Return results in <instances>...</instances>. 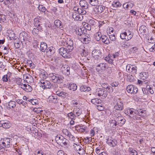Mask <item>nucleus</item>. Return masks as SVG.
<instances>
[{"mask_svg": "<svg viewBox=\"0 0 155 155\" xmlns=\"http://www.w3.org/2000/svg\"><path fill=\"white\" fill-rule=\"evenodd\" d=\"M49 79L54 83H61L63 82L64 77L61 75L55 73H51L48 74Z\"/></svg>", "mask_w": 155, "mask_h": 155, "instance_id": "nucleus-1", "label": "nucleus"}, {"mask_svg": "<svg viewBox=\"0 0 155 155\" xmlns=\"http://www.w3.org/2000/svg\"><path fill=\"white\" fill-rule=\"evenodd\" d=\"M61 46L66 47L69 48V50L72 51L74 49L73 42L70 38H63L61 41Z\"/></svg>", "mask_w": 155, "mask_h": 155, "instance_id": "nucleus-2", "label": "nucleus"}, {"mask_svg": "<svg viewBox=\"0 0 155 155\" xmlns=\"http://www.w3.org/2000/svg\"><path fill=\"white\" fill-rule=\"evenodd\" d=\"M55 140L57 143L62 146L64 145L67 147L69 145V141L61 135H57L55 137Z\"/></svg>", "mask_w": 155, "mask_h": 155, "instance_id": "nucleus-3", "label": "nucleus"}, {"mask_svg": "<svg viewBox=\"0 0 155 155\" xmlns=\"http://www.w3.org/2000/svg\"><path fill=\"white\" fill-rule=\"evenodd\" d=\"M114 103L115 104L114 108L118 110H121L124 108V105L121 99L117 98L114 99Z\"/></svg>", "mask_w": 155, "mask_h": 155, "instance_id": "nucleus-4", "label": "nucleus"}, {"mask_svg": "<svg viewBox=\"0 0 155 155\" xmlns=\"http://www.w3.org/2000/svg\"><path fill=\"white\" fill-rule=\"evenodd\" d=\"M125 113L130 117H134L137 120H139L140 118L138 117V119L137 118H136V114H138L139 116L141 115L140 114L139 112H138V110L136 111L133 108L127 109Z\"/></svg>", "mask_w": 155, "mask_h": 155, "instance_id": "nucleus-5", "label": "nucleus"}, {"mask_svg": "<svg viewBox=\"0 0 155 155\" xmlns=\"http://www.w3.org/2000/svg\"><path fill=\"white\" fill-rule=\"evenodd\" d=\"M69 48H65L64 47H62L59 48L58 50L59 53L64 58H69L70 56V52L72 51L69 50Z\"/></svg>", "mask_w": 155, "mask_h": 155, "instance_id": "nucleus-6", "label": "nucleus"}, {"mask_svg": "<svg viewBox=\"0 0 155 155\" xmlns=\"http://www.w3.org/2000/svg\"><path fill=\"white\" fill-rule=\"evenodd\" d=\"M133 35V34L131 31L127 30L124 32L121 33L120 37L122 39L129 41L132 38Z\"/></svg>", "mask_w": 155, "mask_h": 155, "instance_id": "nucleus-7", "label": "nucleus"}, {"mask_svg": "<svg viewBox=\"0 0 155 155\" xmlns=\"http://www.w3.org/2000/svg\"><path fill=\"white\" fill-rule=\"evenodd\" d=\"M96 95L101 97L102 98H105L107 95V91L102 88H97L95 92Z\"/></svg>", "mask_w": 155, "mask_h": 155, "instance_id": "nucleus-8", "label": "nucleus"}, {"mask_svg": "<svg viewBox=\"0 0 155 155\" xmlns=\"http://www.w3.org/2000/svg\"><path fill=\"white\" fill-rule=\"evenodd\" d=\"M115 117V120L120 125L122 126L125 124L126 120L120 113L116 114Z\"/></svg>", "mask_w": 155, "mask_h": 155, "instance_id": "nucleus-9", "label": "nucleus"}, {"mask_svg": "<svg viewBox=\"0 0 155 155\" xmlns=\"http://www.w3.org/2000/svg\"><path fill=\"white\" fill-rule=\"evenodd\" d=\"M40 81L41 83L40 86L43 89H50L51 88V84L49 81L46 80L40 79Z\"/></svg>", "mask_w": 155, "mask_h": 155, "instance_id": "nucleus-10", "label": "nucleus"}, {"mask_svg": "<svg viewBox=\"0 0 155 155\" xmlns=\"http://www.w3.org/2000/svg\"><path fill=\"white\" fill-rule=\"evenodd\" d=\"M74 149L80 155H84L85 153V151L83 148L79 145H77L74 143L73 145Z\"/></svg>", "mask_w": 155, "mask_h": 155, "instance_id": "nucleus-11", "label": "nucleus"}, {"mask_svg": "<svg viewBox=\"0 0 155 155\" xmlns=\"http://www.w3.org/2000/svg\"><path fill=\"white\" fill-rule=\"evenodd\" d=\"M79 39L83 43L87 44L90 42L91 38L89 35H83L81 37H79Z\"/></svg>", "mask_w": 155, "mask_h": 155, "instance_id": "nucleus-12", "label": "nucleus"}, {"mask_svg": "<svg viewBox=\"0 0 155 155\" xmlns=\"http://www.w3.org/2000/svg\"><path fill=\"white\" fill-rule=\"evenodd\" d=\"M92 55L95 59H100L102 57V52L100 50L95 49L92 52Z\"/></svg>", "mask_w": 155, "mask_h": 155, "instance_id": "nucleus-13", "label": "nucleus"}, {"mask_svg": "<svg viewBox=\"0 0 155 155\" xmlns=\"http://www.w3.org/2000/svg\"><path fill=\"white\" fill-rule=\"evenodd\" d=\"M127 92L131 94H135L138 91L137 88L132 85H128L126 88Z\"/></svg>", "mask_w": 155, "mask_h": 155, "instance_id": "nucleus-14", "label": "nucleus"}, {"mask_svg": "<svg viewBox=\"0 0 155 155\" xmlns=\"http://www.w3.org/2000/svg\"><path fill=\"white\" fill-rule=\"evenodd\" d=\"M12 141V139L11 138H5L2 143L5 147L8 148L10 147V143Z\"/></svg>", "mask_w": 155, "mask_h": 155, "instance_id": "nucleus-15", "label": "nucleus"}, {"mask_svg": "<svg viewBox=\"0 0 155 155\" xmlns=\"http://www.w3.org/2000/svg\"><path fill=\"white\" fill-rule=\"evenodd\" d=\"M114 56L113 54H109L108 56L105 58V60L110 64H113L114 61H115Z\"/></svg>", "mask_w": 155, "mask_h": 155, "instance_id": "nucleus-16", "label": "nucleus"}, {"mask_svg": "<svg viewBox=\"0 0 155 155\" xmlns=\"http://www.w3.org/2000/svg\"><path fill=\"white\" fill-rule=\"evenodd\" d=\"M107 67V64L105 63H100L96 67V70L99 71L101 70H105Z\"/></svg>", "mask_w": 155, "mask_h": 155, "instance_id": "nucleus-17", "label": "nucleus"}, {"mask_svg": "<svg viewBox=\"0 0 155 155\" xmlns=\"http://www.w3.org/2000/svg\"><path fill=\"white\" fill-rule=\"evenodd\" d=\"M58 99L56 96L51 95L48 98V101L50 103H56L58 102Z\"/></svg>", "mask_w": 155, "mask_h": 155, "instance_id": "nucleus-18", "label": "nucleus"}, {"mask_svg": "<svg viewBox=\"0 0 155 155\" xmlns=\"http://www.w3.org/2000/svg\"><path fill=\"white\" fill-rule=\"evenodd\" d=\"M21 86V88L27 92H30L32 91V87L28 84H22Z\"/></svg>", "mask_w": 155, "mask_h": 155, "instance_id": "nucleus-19", "label": "nucleus"}, {"mask_svg": "<svg viewBox=\"0 0 155 155\" xmlns=\"http://www.w3.org/2000/svg\"><path fill=\"white\" fill-rule=\"evenodd\" d=\"M78 49L82 56H85L87 55V51L85 49V47L83 46H80L78 48Z\"/></svg>", "mask_w": 155, "mask_h": 155, "instance_id": "nucleus-20", "label": "nucleus"}, {"mask_svg": "<svg viewBox=\"0 0 155 155\" xmlns=\"http://www.w3.org/2000/svg\"><path fill=\"white\" fill-rule=\"evenodd\" d=\"M79 4L81 7L83 8L84 9H87L88 8V3L85 0H80Z\"/></svg>", "mask_w": 155, "mask_h": 155, "instance_id": "nucleus-21", "label": "nucleus"}, {"mask_svg": "<svg viewBox=\"0 0 155 155\" xmlns=\"http://www.w3.org/2000/svg\"><path fill=\"white\" fill-rule=\"evenodd\" d=\"M112 6L113 9H116L117 8L121 7L122 6V4L119 1H117L116 2H113L112 4Z\"/></svg>", "mask_w": 155, "mask_h": 155, "instance_id": "nucleus-22", "label": "nucleus"}, {"mask_svg": "<svg viewBox=\"0 0 155 155\" xmlns=\"http://www.w3.org/2000/svg\"><path fill=\"white\" fill-rule=\"evenodd\" d=\"M101 39L103 42L106 44H108L111 43L109 39L105 35H102Z\"/></svg>", "mask_w": 155, "mask_h": 155, "instance_id": "nucleus-23", "label": "nucleus"}, {"mask_svg": "<svg viewBox=\"0 0 155 155\" xmlns=\"http://www.w3.org/2000/svg\"><path fill=\"white\" fill-rule=\"evenodd\" d=\"M55 94L59 97H62L64 98L66 97L68 95V94L67 93L60 91H56L55 92Z\"/></svg>", "mask_w": 155, "mask_h": 155, "instance_id": "nucleus-24", "label": "nucleus"}, {"mask_svg": "<svg viewBox=\"0 0 155 155\" xmlns=\"http://www.w3.org/2000/svg\"><path fill=\"white\" fill-rule=\"evenodd\" d=\"M54 24L57 27H59L61 30L63 29V25L61 24V22L59 20H56L54 21Z\"/></svg>", "mask_w": 155, "mask_h": 155, "instance_id": "nucleus-25", "label": "nucleus"}, {"mask_svg": "<svg viewBox=\"0 0 155 155\" xmlns=\"http://www.w3.org/2000/svg\"><path fill=\"white\" fill-rule=\"evenodd\" d=\"M76 117L79 116L81 113V110L78 107H74L73 111Z\"/></svg>", "mask_w": 155, "mask_h": 155, "instance_id": "nucleus-26", "label": "nucleus"}, {"mask_svg": "<svg viewBox=\"0 0 155 155\" xmlns=\"http://www.w3.org/2000/svg\"><path fill=\"white\" fill-rule=\"evenodd\" d=\"M61 69L65 73H66L67 75L70 74V68L67 65H65L63 66L61 68Z\"/></svg>", "mask_w": 155, "mask_h": 155, "instance_id": "nucleus-27", "label": "nucleus"}, {"mask_svg": "<svg viewBox=\"0 0 155 155\" xmlns=\"http://www.w3.org/2000/svg\"><path fill=\"white\" fill-rule=\"evenodd\" d=\"M76 34L78 35V37H81L83 35H84V34L83 33V31L82 30L81 28H77L76 29Z\"/></svg>", "mask_w": 155, "mask_h": 155, "instance_id": "nucleus-28", "label": "nucleus"}, {"mask_svg": "<svg viewBox=\"0 0 155 155\" xmlns=\"http://www.w3.org/2000/svg\"><path fill=\"white\" fill-rule=\"evenodd\" d=\"M102 35L101 33L99 31L97 32L94 34V37L95 39L97 41H100Z\"/></svg>", "mask_w": 155, "mask_h": 155, "instance_id": "nucleus-29", "label": "nucleus"}, {"mask_svg": "<svg viewBox=\"0 0 155 155\" xmlns=\"http://www.w3.org/2000/svg\"><path fill=\"white\" fill-rule=\"evenodd\" d=\"M40 50L42 52H45L47 49V44L44 42H41L40 45Z\"/></svg>", "mask_w": 155, "mask_h": 155, "instance_id": "nucleus-30", "label": "nucleus"}, {"mask_svg": "<svg viewBox=\"0 0 155 155\" xmlns=\"http://www.w3.org/2000/svg\"><path fill=\"white\" fill-rule=\"evenodd\" d=\"M91 102L92 103L95 105H98L101 104L102 102V101L100 99L94 98L91 99Z\"/></svg>", "mask_w": 155, "mask_h": 155, "instance_id": "nucleus-31", "label": "nucleus"}, {"mask_svg": "<svg viewBox=\"0 0 155 155\" xmlns=\"http://www.w3.org/2000/svg\"><path fill=\"white\" fill-rule=\"evenodd\" d=\"M96 12L98 14L101 13L105 9V7L102 5H99L96 7Z\"/></svg>", "mask_w": 155, "mask_h": 155, "instance_id": "nucleus-32", "label": "nucleus"}, {"mask_svg": "<svg viewBox=\"0 0 155 155\" xmlns=\"http://www.w3.org/2000/svg\"><path fill=\"white\" fill-rule=\"evenodd\" d=\"M68 88L70 90L75 91L77 89V86L76 84L71 83L69 84Z\"/></svg>", "mask_w": 155, "mask_h": 155, "instance_id": "nucleus-33", "label": "nucleus"}, {"mask_svg": "<svg viewBox=\"0 0 155 155\" xmlns=\"http://www.w3.org/2000/svg\"><path fill=\"white\" fill-rule=\"evenodd\" d=\"M133 4L131 3H126L123 4V7L125 9H130L133 6Z\"/></svg>", "mask_w": 155, "mask_h": 155, "instance_id": "nucleus-34", "label": "nucleus"}, {"mask_svg": "<svg viewBox=\"0 0 155 155\" xmlns=\"http://www.w3.org/2000/svg\"><path fill=\"white\" fill-rule=\"evenodd\" d=\"M42 21H40L38 23V25H35V26L37 27L38 29H34L33 30V32L35 31H37L38 30H43V28L42 27L43 26V25L42 24Z\"/></svg>", "mask_w": 155, "mask_h": 155, "instance_id": "nucleus-35", "label": "nucleus"}, {"mask_svg": "<svg viewBox=\"0 0 155 155\" xmlns=\"http://www.w3.org/2000/svg\"><path fill=\"white\" fill-rule=\"evenodd\" d=\"M147 29V28L146 26L144 25H142L140 27L139 31L140 33L143 34L146 33Z\"/></svg>", "mask_w": 155, "mask_h": 155, "instance_id": "nucleus-36", "label": "nucleus"}, {"mask_svg": "<svg viewBox=\"0 0 155 155\" xmlns=\"http://www.w3.org/2000/svg\"><path fill=\"white\" fill-rule=\"evenodd\" d=\"M91 90V88L90 87H87L85 85L82 86L80 87V90L81 91H89Z\"/></svg>", "mask_w": 155, "mask_h": 155, "instance_id": "nucleus-37", "label": "nucleus"}, {"mask_svg": "<svg viewBox=\"0 0 155 155\" xmlns=\"http://www.w3.org/2000/svg\"><path fill=\"white\" fill-rule=\"evenodd\" d=\"M8 105L9 108H14L16 106V103L14 101H11L8 103Z\"/></svg>", "mask_w": 155, "mask_h": 155, "instance_id": "nucleus-38", "label": "nucleus"}, {"mask_svg": "<svg viewBox=\"0 0 155 155\" xmlns=\"http://www.w3.org/2000/svg\"><path fill=\"white\" fill-rule=\"evenodd\" d=\"M89 3L92 6H96L99 4L98 0H89Z\"/></svg>", "mask_w": 155, "mask_h": 155, "instance_id": "nucleus-39", "label": "nucleus"}, {"mask_svg": "<svg viewBox=\"0 0 155 155\" xmlns=\"http://www.w3.org/2000/svg\"><path fill=\"white\" fill-rule=\"evenodd\" d=\"M128 151L130 155H137V151L132 148H129L128 149Z\"/></svg>", "mask_w": 155, "mask_h": 155, "instance_id": "nucleus-40", "label": "nucleus"}, {"mask_svg": "<svg viewBox=\"0 0 155 155\" xmlns=\"http://www.w3.org/2000/svg\"><path fill=\"white\" fill-rule=\"evenodd\" d=\"M2 126L5 128H8L10 127L9 123L8 121H5L4 123H1Z\"/></svg>", "mask_w": 155, "mask_h": 155, "instance_id": "nucleus-41", "label": "nucleus"}, {"mask_svg": "<svg viewBox=\"0 0 155 155\" xmlns=\"http://www.w3.org/2000/svg\"><path fill=\"white\" fill-rule=\"evenodd\" d=\"M40 21H42V19L40 17L37 16L35 18L34 20L35 25H38V22H39Z\"/></svg>", "mask_w": 155, "mask_h": 155, "instance_id": "nucleus-42", "label": "nucleus"}, {"mask_svg": "<svg viewBox=\"0 0 155 155\" xmlns=\"http://www.w3.org/2000/svg\"><path fill=\"white\" fill-rule=\"evenodd\" d=\"M107 143H108L109 145L112 147H114L116 145L115 142L110 139H108L107 141Z\"/></svg>", "mask_w": 155, "mask_h": 155, "instance_id": "nucleus-43", "label": "nucleus"}, {"mask_svg": "<svg viewBox=\"0 0 155 155\" xmlns=\"http://www.w3.org/2000/svg\"><path fill=\"white\" fill-rule=\"evenodd\" d=\"M110 127H112L113 128H116L117 125V122L115 120H112L110 121Z\"/></svg>", "mask_w": 155, "mask_h": 155, "instance_id": "nucleus-44", "label": "nucleus"}, {"mask_svg": "<svg viewBox=\"0 0 155 155\" xmlns=\"http://www.w3.org/2000/svg\"><path fill=\"white\" fill-rule=\"evenodd\" d=\"M83 8L81 7L80 8L78 13L80 15H84L86 13V12Z\"/></svg>", "mask_w": 155, "mask_h": 155, "instance_id": "nucleus-45", "label": "nucleus"}, {"mask_svg": "<svg viewBox=\"0 0 155 155\" xmlns=\"http://www.w3.org/2000/svg\"><path fill=\"white\" fill-rule=\"evenodd\" d=\"M130 67V72L136 73L137 71V67L134 65H131Z\"/></svg>", "mask_w": 155, "mask_h": 155, "instance_id": "nucleus-46", "label": "nucleus"}, {"mask_svg": "<svg viewBox=\"0 0 155 155\" xmlns=\"http://www.w3.org/2000/svg\"><path fill=\"white\" fill-rule=\"evenodd\" d=\"M41 79L45 80L48 77V74H46L45 73H41L40 75Z\"/></svg>", "mask_w": 155, "mask_h": 155, "instance_id": "nucleus-47", "label": "nucleus"}, {"mask_svg": "<svg viewBox=\"0 0 155 155\" xmlns=\"http://www.w3.org/2000/svg\"><path fill=\"white\" fill-rule=\"evenodd\" d=\"M9 77H10L8 76L7 74L5 75L2 77V80L4 82H7L8 80L10 81V80L9 78Z\"/></svg>", "mask_w": 155, "mask_h": 155, "instance_id": "nucleus-48", "label": "nucleus"}, {"mask_svg": "<svg viewBox=\"0 0 155 155\" xmlns=\"http://www.w3.org/2000/svg\"><path fill=\"white\" fill-rule=\"evenodd\" d=\"M67 116L72 120H74L75 117H76L73 111L68 113L67 114Z\"/></svg>", "mask_w": 155, "mask_h": 155, "instance_id": "nucleus-49", "label": "nucleus"}, {"mask_svg": "<svg viewBox=\"0 0 155 155\" xmlns=\"http://www.w3.org/2000/svg\"><path fill=\"white\" fill-rule=\"evenodd\" d=\"M154 37H155V36H154ZM148 42L151 43H155V38H154L152 36H149L148 37Z\"/></svg>", "mask_w": 155, "mask_h": 155, "instance_id": "nucleus-50", "label": "nucleus"}, {"mask_svg": "<svg viewBox=\"0 0 155 155\" xmlns=\"http://www.w3.org/2000/svg\"><path fill=\"white\" fill-rule=\"evenodd\" d=\"M38 8L39 10L44 13H45V12L47 11V9L45 8L42 5H39L38 7Z\"/></svg>", "mask_w": 155, "mask_h": 155, "instance_id": "nucleus-51", "label": "nucleus"}, {"mask_svg": "<svg viewBox=\"0 0 155 155\" xmlns=\"http://www.w3.org/2000/svg\"><path fill=\"white\" fill-rule=\"evenodd\" d=\"M78 12H75L72 14V17L75 20H78L79 19V18L78 16Z\"/></svg>", "mask_w": 155, "mask_h": 155, "instance_id": "nucleus-52", "label": "nucleus"}, {"mask_svg": "<svg viewBox=\"0 0 155 155\" xmlns=\"http://www.w3.org/2000/svg\"><path fill=\"white\" fill-rule=\"evenodd\" d=\"M18 41L14 43V46L16 48H19L20 47L21 43L20 41L18 39Z\"/></svg>", "mask_w": 155, "mask_h": 155, "instance_id": "nucleus-53", "label": "nucleus"}, {"mask_svg": "<svg viewBox=\"0 0 155 155\" xmlns=\"http://www.w3.org/2000/svg\"><path fill=\"white\" fill-rule=\"evenodd\" d=\"M6 21L5 15H2L0 16V23L5 22Z\"/></svg>", "mask_w": 155, "mask_h": 155, "instance_id": "nucleus-54", "label": "nucleus"}, {"mask_svg": "<svg viewBox=\"0 0 155 155\" xmlns=\"http://www.w3.org/2000/svg\"><path fill=\"white\" fill-rule=\"evenodd\" d=\"M9 39L10 40H13L14 39L15 40V34H14L13 33H10V34H9L8 36Z\"/></svg>", "mask_w": 155, "mask_h": 155, "instance_id": "nucleus-55", "label": "nucleus"}, {"mask_svg": "<svg viewBox=\"0 0 155 155\" xmlns=\"http://www.w3.org/2000/svg\"><path fill=\"white\" fill-rule=\"evenodd\" d=\"M37 100L36 99H29L28 101L31 102L33 105H35L37 102Z\"/></svg>", "mask_w": 155, "mask_h": 155, "instance_id": "nucleus-56", "label": "nucleus"}, {"mask_svg": "<svg viewBox=\"0 0 155 155\" xmlns=\"http://www.w3.org/2000/svg\"><path fill=\"white\" fill-rule=\"evenodd\" d=\"M69 137V139L71 141H74L75 139V137H74L73 135H72L71 132L69 134H68V135L67 136Z\"/></svg>", "mask_w": 155, "mask_h": 155, "instance_id": "nucleus-57", "label": "nucleus"}, {"mask_svg": "<svg viewBox=\"0 0 155 155\" xmlns=\"http://www.w3.org/2000/svg\"><path fill=\"white\" fill-rule=\"evenodd\" d=\"M47 52H49V51L50 54H53L54 53V50L53 49V48L52 47L49 48L47 49Z\"/></svg>", "mask_w": 155, "mask_h": 155, "instance_id": "nucleus-58", "label": "nucleus"}, {"mask_svg": "<svg viewBox=\"0 0 155 155\" xmlns=\"http://www.w3.org/2000/svg\"><path fill=\"white\" fill-rule=\"evenodd\" d=\"M87 23L88 25L91 26L94 25H95V22L93 20L90 19L89 20Z\"/></svg>", "mask_w": 155, "mask_h": 155, "instance_id": "nucleus-59", "label": "nucleus"}, {"mask_svg": "<svg viewBox=\"0 0 155 155\" xmlns=\"http://www.w3.org/2000/svg\"><path fill=\"white\" fill-rule=\"evenodd\" d=\"M140 75L141 77H142L143 79V80L146 79L147 78V74L146 72H143L142 74H141Z\"/></svg>", "mask_w": 155, "mask_h": 155, "instance_id": "nucleus-60", "label": "nucleus"}, {"mask_svg": "<svg viewBox=\"0 0 155 155\" xmlns=\"http://www.w3.org/2000/svg\"><path fill=\"white\" fill-rule=\"evenodd\" d=\"M20 35V36H23V39L25 40L27 38L26 36L27 35V33L25 32H23L21 33Z\"/></svg>", "mask_w": 155, "mask_h": 155, "instance_id": "nucleus-61", "label": "nucleus"}, {"mask_svg": "<svg viewBox=\"0 0 155 155\" xmlns=\"http://www.w3.org/2000/svg\"><path fill=\"white\" fill-rule=\"evenodd\" d=\"M62 132L64 134H65L67 136L68 135V134H69L70 132L66 129H63L62 130Z\"/></svg>", "mask_w": 155, "mask_h": 155, "instance_id": "nucleus-62", "label": "nucleus"}, {"mask_svg": "<svg viewBox=\"0 0 155 155\" xmlns=\"http://www.w3.org/2000/svg\"><path fill=\"white\" fill-rule=\"evenodd\" d=\"M107 89L108 90L109 93H112L113 91V87L110 86H107L106 87Z\"/></svg>", "mask_w": 155, "mask_h": 155, "instance_id": "nucleus-63", "label": "nucleus"}, {"mask_svg": "<svg viewBox=\"0 0 155 155\" xmlns=\"http://www.w3.org/2000/svg\"><path fill=\"white\" fill-rule=\"evenodd\" d=\"M130 52L132 53H135L137 51V48L136 47H134L131 48L130 49Z\"/></svg>", "mask_w": 155, "mask_h": 155, "instance_id": "nucleus-64", "label": "nucleus"}]
</instances>
